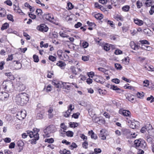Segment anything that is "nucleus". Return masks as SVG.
<instances>
[{"instance_id":"obj_1","label":"nucleus","mask_w":154,"mask_h":154,"mask_svg":"<svg viewBox=\"0 0 154 154\" xmlns=\"http://www.w3.org/2000/svg\"><path fill=\"white\" fill-rule=\"evenodd\" d=\"M134 144L136 148L138 149L139 150L138 152V154H143L144 153V151L142 149H140V148L145 150H146L147 149L146 143L142 139H139L135 140Z\"/></svg>"},{"instance_id":"obj_2","label":"nucleus","mask_w":154,"mask_h":154,"mask_svg":"<svg viewBox=\"0 0 154 154\" xmlns=\"http://www.w3.org/2000/svg\"><path fill=\"white\" fill-rule=\"evenodd\" d=\"M56 130V128L54 125H50L44 130V135L46 137H50V134L55 132Z\"/></svg>"},{"instance_id":"obj_3","label":"nucleus","mask_w":154,"mask_h":154,"mask_svg":"<svg viewBox=\"0 0 154 154\" xmlns=\"http://www.w3.org/2000/svg\"><path fill=\"white\" fill-rule=\"evenodd\" d=\"M2 85L4 89L6 90L8 92H12L13 90V83L11 81L3 82Z\"/></svg>"},{"instance_id":"obj_4","label":"nucleus","mask_w":154,"mask_h":154,"mask_svg":"<svg viewBox=\"0 0 154 154\" xmlns=\"http://www.w3.org/2000/svg\"><path fill=\"white\" fill-rule=\"evenodd\" d=\"M33 131H34V135L32 137L33 139L31 140V143L32 144H35L36 143V141L38 140L39 138V134L38 132L39 131V129H38L36 128H34L33 129Z\"/></svg>"},{"instance_id":"obj_5","label":"nucleus","mask_w":154,"mask_h":154,"mask_svg":"<svg viewBox=\"0 0 154 154\" xmlns=\"http://www.w3.org/2000/svg\"><path fill=\"white\" fill-rule=\"evenodd\" d=\"M28 100V98L26 96H21L16 97V100L18 103V104L22 105L26 103Z\"/></svg>"},{"instance_id":"obj_6","label":"nucleus","mask_w":154,"mask_h":154,"mask_svg":"<svg viewBox=\"0 0 154 154\" xmlns=\"http://www.w3.org/2000/svg\"><path fill=\"white\" fill-rule=\"evenodd\" d=\"M25 110L21 111L18 112L16 115L17 118L20 120H22L25 118L26 116Z\"/></svg>"},{"instance_id":"obj_7","label":"nucleus","mask_w":154,"mask_h":154,"mask_svg":"<svg viewBox=\"0 0 154 154\" xmlns=\"http://www.w3.org/2000/svg\"><path fill=\"white\" fill-rule=\"evenodd\" d=\"M37 29L41 32H47L48 30V28L44 24H41L37 27Z\"/></svg>"},{"instance_id":"obj_8","label":"nucleus","mask_w":154,"mask_h":154,"mask_svg":"<svg viewBox=\"0 0 154 154\" xmlns=\"http://www.w3.org/2000/svg\"><path fill=\"white\" fill-rule=\"evenodd\" d=\"M34 131H26V133H23L22 134V137L23 138H25L27 137L28 135H29L31 138H32L34 136L33 135V134H34Z\"/></svg>"},{"instance_id":"obj_9","label":"nucleus","mask_w":154,"mask_h":154,"mask_svg":"<svg viewBox=\"0 0 154 154\" xmlns=\"http://www.w3.org/2000/svg\"><path fill=\"white\" fill-rule=\"evenodd\" d=\"M94 80L95 82L100 83L101 84H103L105 80V79H103L102 77L97 75H95V76H94Z\"/></svg>"},{"instance_id":"obj_10","label":"nucleus","mask_w":154,"mask_h":154,"mask_svg":"<svg viewBox=\"0 0 154 154\" xmlns=\"http://www.w3.org/2000/svg\"><path fill=\"white\" fill-rule=\"evenodd\" d=\"M9 94L5 92L0 93V100L4 101L9 97Z\"/></svg>"},{"instance_id":"obj_11","label":"nucleus","mask_w":154,"mask_h":154,"mask_svg":"<svg viewBox=\"0 0 154 154\" xmlns=\"http://www.w3.org/2000/svg\"><path fill=\"white\" fill-rule=\"evenodd\" d=\"M44 17L48 20L50 21H51L53 19L54 17L52 15L48 14L44 15Z\"/></svg>"},{"instance_id":"obj_12","label":"nucleus","mask_w":154,"mask_h":154,"mask_svg":"<svg viewBox=\"0 0 154 154\" xmlns=\"http://www.w3.org/2000/svg\"><path fill=\"white\" fill-rule=\"evenodd\" d=\"M17 146L19 147L20 150L19 152H20L23 149V147L24 146V143L22 140H19L17 142Z\"/></svg>"},{"instance_id":"obj_13","label":"nucleus","mask_w":154,"mask_h":154,"mask_svg":"<svg viewBox=\"0 0 154 154\" xmlns=\"http://www.w3.org/2000/svg\"><path fill=\"white\" fill-rule=\"evenodd\" d=\"M14 62H16V64L15 65V66L16 69H19L21 68L22 64L19 61L14 60Z\"/></svg>"},{"instance_id":"obj_14","label":"nucleus","mask_w":154,"mask_h":154,"mask_svg":"<svg viewBox=\"0 0 154 154\" xmlns=\"http://www.w3.org/2000/svg\"><path fill=\"white\" fill-rule=\"evenodd\" d=\"M128 123H130L129 125L130 127L132 129L135 128L137 127L135 123L134 122L130 121V122H128Z\"/></svg>"},{"instance_id":"obj_15","label":"nucleus","mask_w":154,"mask_h":154,"mask_svg":"<svg viewBox=\"0 0 154 154\" xmlns=\"http://www.w3.org/2000/svg\"><path fill=\"white\" fill-rule=\"evenodd\" d=\"M122 114L125 116H128L130 117V115L131 114V112L128 110H123L122 112Z\"/></svg>"},{"instance_id":"obj_16","label":"nucleus","mask_w":154,"mask_h":154,"mask_svg":"<svg viewBox=\"0 0 154 154\" xmlns=\"http://www.w3.org/2000/svg\"><path fill=\"white\" fill-rule=\"evenodd\" d=\"M134 23L136 24L139 26H141L143 24V21L139 19H134Z\"/></svg>"},{"instance_id":"obj_17","label":"nucleus","mask_w":154,"mask_h":154,"mask_svg":"<svg viewBox=\"0 0 154 154\" xmlns=\"http://www.w3.org/2000/svg\"><path fill=\"white\" fill-rule=\"evenodd\" d=\"M88 134L90 135H91V137L92 138L94 139H97V135L92 131H89Z\"/></svg>"},{"instance_id":"obj_18","label":"nucleus","mask_w":154,"mask_h":154,"mask_svg":"<svg viewBox=\"0 0 154 154\" xmlns=\"http://www.w3.org/2000/svg\"><path fill=\"white\" fill-rule=\"evenodd\" d=\"M79 125V124L76 122H70L69 124L70 127L71 128H75Z\"/></svg>"},{"instance_id":"obj_19","label":"nucleus","mask_w":154,"mask_h":154,"mask_svg":"<svg viewBox=\"0 0 154 154\" xmlns=\"http://www.w3.org/2000/svg\"><path fill=\"white\" fill-rule=\"evenodd\" d=\"M103 15L100 14H97L94 15L95 17L98 20H101L103 18Z\"/></svg>"},{"instance_id":"obj_20","label":"nucleus","mask_w":154,"mask_h":154,"mask_svg":"<svg viewBox=\"0 0 154 154\" xmlns=\"http://www.w3.org/2000/svg\"><path fill=\"white\" fill-rule=\"evenodd\" d=\"M8 27V24L7 23H6L2 25V27H1V29L2 30H3L4 29H7Z\"/></svg>"},{"instance_id":"obj_21","label":"nucleus","mask_w":154,"mask_h":154,"mask_svg":"<svg viewBox=\"0 0 154 154\" xmlns=\"http://www.w3.org/2000/svg\"><path fill=\"white\" fill-rule=\"evenodd\" d=\"M66 134L68 137H72L73 136V133L70 131L66 132Z\"/></svg>"},{"instance_id":"obj_22","label":"nucleus","mask_w":154,"mask_h":154,"mask_svg":"<svg viewBox=\"0 0 154 154\" xmlns=\"http://www.w3.org/2000/svg\"><path fill=\"white\" fill-rule=\"evenodd\" d=\"M108 85L109 86H110V88L114 90L118 91L120 90V89L119 88H118L117 86H115L114 85H110L109 84H108Z\"/></svg>"},{"instance_id":"obj_23","label":"nucleus","mask_w":154,"mask_h":154,"mask_svg":"<svg viewBox=\"0 0 154 154\" xmlns=\"http://www.w3.org/2000/svg\"><path fill=\"white\" fill-rule=\"evenodd\" d=\"M145 127L146 128V130L147 131L152 129V126L150 124H147Z\"/></svg>"},{"instance_id":"obj_24","label":"nucleus","mask_w":154,"mask_h":154,"mask_svg":"<svg viewBox=\"0 0 154 154\" xmlns=\"http://www.w3.org/2000/svg\"><path fill=\"white\" fill-rule=\"evenodd\" d=\"M59 34L61 37L63 38L68 37H69V35L66 34L65 32H59Z\"/></svg>"},{"instance_id":"obj_25","label":"nucleus","mask_w":154,"mask_h":154,"mask_svg":"<svg viewBox=\"0 0 154 154\" xmlns=\"http://www.w3.org/2000/svg\"><path fill=\"white\" fill-rule=\"evenodd\" d=\"M25 86L23 84L20 85L18 87V89L20 91H23L25 89Z\"/></svg>"},{"instance_id":"obj_26","label":"nucleus","mask_w":154,"mask_h":154,"mask_svg":"<svg viewBox=\"0 0 154 154\" xmlns=\"http://www.w3.org/2000/svg\"><path fill=\"white\" fill-rule=\"evenodd\" d=\"M56 65L61 67L66 65L65 63L62 61H59L58 63H57Z\"/></svg>"},{"instance_id":"obj_27","label":"nucleus","mask_w":154,"mask_h":154,"mask_svg":"<svg viewBox=\"0 0 154 154\" xmlns=\"http://www.w3.org/2000/svg\"><path fill=\"white\" fill-rule=\"evenodd\" d=\"M54 140L53 138L49 139H46L45 140V142H48L49 143H52L54 142Z\"/></svg>"},{"instance_id":"obj_28","label":"nucleus","mask_w":154,"mask_h":154,"mask_svg":"<svg viewBox=\"0 0 154 154\" xmlns=\"http://www.w3.org/2000/svg\"><path fill=\"white\" fill-rule=\"evenodd\" d=\"M94 121L95 122H97L98 124H100L101 123V122L102 121V120L101 119L100 117H97L95 118L94 119Z\"/></svg>"},{"instance_id":"obj_29","label":"nucleus","mask_w":154,"mask_h":154,"mask_svg":"<svg viewBox=\"0 0 154 154\" xmlns=\"http://www.w3.org/2000/svg\"><path fill=\"white\" fill-rule=\"evenodd\" d=\"M36 12L37 13V15L38 16L41 15L43 13L42 10L41 9H37L36 10Z\"/></svg>"},{"instance_id":"obj_30","label":"nucleus","mask_w":154,"mask_h":154,"mask_svg":"<svg viewBox=\"0 0 154 154\" xmlns=\"http://www.w3.org/2000/svg\"><path fill=\"white\" fill-rule=\"evenodd\" d=\"M77 147V145L75 143H72L71 145L69 146V148L71 149H73L74 148H76Z\"/></svg>"},{"instance_id":"obj_31","label":"nucleus","mask_w":154,"mask_h":154,"mask_svg":"<svg viewBox=\"0 0 154 154\" xmlns=\"http://www.w3.org/2000/svg\"><path fill=\"white\" fill-rule=\"evenodd\" d=\"M89 56H84L82 57V59L84 61H86L89 60Z\"/></svg>"},{"instance_id":"obj_32","label":"nucleus","mask_w":154,"mask_h":154,"mask_svg":"<svg viewBox=\"0 0 154 154\" xmlns=\"http://www.w3.org/2000/svg\"><path fill=\"white\" fill-rule=\"evenodd\" d=\"M102 130H100V134H99L100 137L101 138V139L103 140H105L106 139V137L104 135L102 134Z\"/></svg>"},{"instance_id":"obj_33","label":"nucleus","mask_w":154,"mask_h":154,"mask_svg":"<svg viewBox=\"0 0 154 154\" xmlns=\"http://www.w3.org/2000/svg\"><path fill=\"white\" fill-rule=\"evenodd\" d=\"M80 114V113L78 112L74 113L72 115V117H73L75 119H78Z\"/></svg>"},{"instance_id":"obj_34","label":"nucleus","mask_w":154,"mask_h":154,"mask_svg":"<svg viewBox=\"0 0 154 154\" xmlns=\"http://www.w3.org/2000/svg\"><path fill=\"white\" fill-rule=\"evenodd\" d=\"M48 59L50 60L53 62L56 61V57L52 55H50Z\"/></svg>"},{"instance_id":"obj_35","label":"nucleus","mask_w":154,"mask_h":154,"mask_svg":"<svg viewBox=\"0 0 154 154\" xmlns=\"http://www.w3.org/2000/svg\"><path fill=\"white\" fill-rule=\"evenodd\" d=\"M140 42L143 45L144 44L149 45L150 44L149 42L146 40H140Z\"/></svg>"},{"instance_id":"obj_36","label":"nucleus","mask_w":154,"mask_h":154,"mask_svg":"<svg viewBox=\"0 0 154 154\" xmlns=\"http://www.w3.org/2000/svg\"><path fill=\"white\" fill-rule=\"evenodd\" d=\"M115 67L117 69L121 70L122 68V66L120 64L116 63L115 64Z\"/></svg>"},{"instance_id":"obj_37","label":"nucleus","mask_w":154,"mask_h":154,"mask_svg":"<svg viewBox=\"0 0 154 154\" xmlns=\"http://www.w3.org/2000/svg\"><path fill=\"white\" fill-rule=\"evenodd\" d=\"M7 18L9 20L12 22L14 21L13 19V16L11 14H8L7 15Z\"/></svg>"},{"instance_id":"obj_38","label":"nucleus","mask_w":154,"mask_h":154,"mask_svg":"<svg viewBox=\"0 0 154 154\" xmlns=\"http://www.w3.org/2000/svg\"><path fill=\"white\" fill-rule=\"evenodd\" d=\"M129 8L130 7L129 6L126 5L122 7V9L123 11H127L129 10Z\"/></svg>"},{"instance_id":"obj_39","label":"nucleus","mask_w":154,"mask_h":154,"mask_svg":"<svg viewBox=\"0 0 154 154\" xmlns=\"http://www.w3.org/2000/svg\"><path fill=\"white\" fill-rule=\"evenodd\" d=\"M71 112L72 111L71 110H70L69 109H68V110L65 112V113H67V114H64V116L66 117H69Z\"/></svg>"},{"instance_id":"obj_40","label":"nucleus","mask_w":154,"mask_h":154,"mask_svg":"<svg viewBox=\"0 0 154 154\" xmlns=\"http://www.w3.org/2000/svg\"><path fill=\"white\" fill-rule=\"evenodd\" d=\"M71 112L72 111L71 110H70L69 109H68V110L65 112V113H67V114H64V116L66 117H69Z\"/></svg>"},{"instance_id":"obj_41","label":"nucleus","mask_w":154,"mask_h":154,"mask_svg":"<svg viewBox=\"0 0 154 154\" xmlns=\"http://www.w3.org/2000/svg\"><path fill=\"white\" fill-rule=\"evenodd\" d=\"M69 10H71L73 8L74 6L70 2L68 3L67 4Z\"/></svg>"},{"instance_id":"obj_42","label":"nucleus","mask_w":154,"mask_h":154,"mask_svg":"<svg viewBox=\"0 0 154 154\" xmlns=\"http://www.w3.org/2000/svg\"><path fill=\"white\" fill-rule=\"evenodd\" d=\"M33 58L34 59V61L35 62H38L39 61V59L38 56L34 55L33 56Z\"/></svg>"},{"instance_id":"obj_43","label":"nucleus","mask_w":154,"mask_h":154,"mask_svg":"<svg viewBox=\"0 0 154 154\" xmlns=\"http://www.w3.org/2000/svg\"><path fill=\"white\" fill-rule=\"evenodd\" d=\"M114 18L116 20H118V19H119V20L122 21L123 20V19L122 17H121V16L119 15H117L116 16H115L114 17Z\"/></svg>"},{"instance_id":"obj_44","label":"nucleus","mask_w":154,"mask_h":154,"mask_svg":"<svg viewBox=\"0 0 154 154\" xmlns=\"http://www.w3.org/2000/svg\"><path fill=\"white\" fill-rule=\"evenodd\" d=\"M79 104L84 107H85L87 106V103L85 101H82L80 103H79Z\"/></svg>"},{"instance_id":"obj_45","label":"nucleus","mask_w":154,"mask_h":154,"mask_svg":"<svg viewBox=\"0 0 154 154\" xmlns=\"http://www.w3.org/2000/svg\"><path fill=\"white\" fill-rule=\"evenodd\" d=\"M43 115L41 113H38L37 114L36 118L38 119H41L43 118Z\"/></svg>"},{"instance_id":"obj_46","label":"nucleus","mask_w":154,"mask_h":154,"mask_svg":"<svg viewBox=\"0 0 154 154\" xmlns=\"http://www.w3.org/2000/svg\"><path fill=\"white\" fill-rule=\"evenodd\" d=\"M137 95L138 98H142L143 97V96L144 94L143 92L142 93L138 92L137 94Z\"/></svg>"},{"instance_id":"obj_47","label":"nucleus","mask_w":154,"mask_h":154,"mask_svg":"<svg viewBox=\"0 0 154 154\" xmlns=\"http://www.w3.org/2000/svg\"><path fill=\"white\" fill-rule=\"evenodd\" d=\"M111 4L114 6H116V4H117L118 2V0H111Z\"/></svg>"},{"instance_id":"obj_48","label":"nucleus","mask_w":154,"mask_h":154,"mask_svg":"<svg viewBox=\"0 0 154 154\" xmlns=\"http://www.w3.org/2000/svg\"><path fill=\"white\" fill-rule=\"evenodd\" d=\"M112 81L116 84H118L120 82V80L118 79H114L112 80Z\"/></svg>"},{"instance_id":"obj_49","label":"nucleus","mask_w":154,"mask_h":154,"mask_svg":"<svg viewBox=\"0 0 154 154\" xmlns=\"http://www.w3.org/2000/svg\"><path fill=\"white\" fill-rule=\"evenodd\" d=\"M88 143L86 140H85V142L82 143L83 147L85 149H87L88 148Z\"/></svg>"},{"instance_id":"obj_50","label":"nucleus","mask_w":154,"mask_h":154,"mask_svg":"<svg viewBox=\"0 0 154 154\" xmlns=\"http://www.w3.org/2000/svg\"><path fill=\"white\" fill-rule=\"evenodd\" d=\"M88 43L86 42H84L82 43V46L84 48H86L88 47Z\"/></svg>"},{"instance_id":"obj_51","label":"nucleus","mask_w":154,"mask_h":154,"mask_svg":"<svg viewBox=\"0 0 154 154\" xmlns=\"http://www.w3.org/2000/svg\"><path fill=\"white\" fill-rule=\"evenodd\" d=\"M114 53L116 55L120 54L122 53V51L120 50L117 49L115 50Z\"/></svg>"},{"instance_id":"obj_52","label":"nucleus","mask_w":154,"mask_h":154,"mask_svg":"<svg viewBox=\"0 0 154 154\" xmlns=\"http://www.w3.org/2000/svg\"><path fill=\"white\" fill-rule=\"evenodd\" d=\"M82 25V24L81 23L78 22L75 24L74 27L75 28H77L81 26Z\"/></svg>"},{"instance_id":"obj_53","label":"nucleus","mask_w":154,"mask_h":154,"mask_svg":"<svg viewBox=\"0 0 154 154\" xmlns=\"http://www.w3.org/2000/svg\"><path fill=\"white\" fill-rule=\"evenodd\" d=\"M60 127L64 130H66L67 128V126L65 125L64 123H62L60 124Z\"/></svg>"},{"instance_id":"obj_54","label":"nucleus","mask_w":154,"mask_h":154,"mask_svg":"<svg viewBox=\"0 0 154 154\" xmlns=\"http://www.w3.org/2000/svg\"><path fill=\"white\" fill-rule=\"evenodd\" d=\"M137 5L138 8H140L142 6V3L140 2L139 1H138L137 2Z\"/></svg>"},{"instance_id":"obj_55","label":"nucleus","mask_w":154,"mask_h":154,"mask_svg":"<svg viewBox=\"0 0 154 154\" xmlns=\"http://www.w3.org/2000/svg\"><path fill=\"white\" fill-rule=\"evenodd\" d=\"M88 75L89 77H91L92 78L93 77V76L94 77V76H95V75H94V73L92 72L88 73Z\"/></svg>"},{"instance_id":"obj_56","label":"nucleus","mask_w":154,"mask_h":154,"mask_svg":"<svg viewBox=\"0 0 154 154\" xmlns=\"http://www.w3.org/2000/svg\"><path fill=\"white\" fill-rule=\"evenodd\" d=\"M15 143L14 142L11 143L9 145V147L10 149H13L14 148Z\"/></svg>"},{"instance_id":"obj_57","label":"nucleus","mask_w":154,"mask_h":154,"mask_svg":"<svg viewBox=\"0 0 154 154\" xmlns=\"http://www.w3.org/2000/svg\"><path fill=\"white\" fill-rule=\"evenodd\" d=\"M5 64V62L4 61H2L0 63V69L2 70L4 68V65Z\"/></svg>"},{"instance_id":"obj_58","label":"nucleus","mask_w":154,"mask_h":154,"mask_svg":"<svg viewBox=\"0 0 154 154\" xmlns=\"http://www.w3.org/2000/svg\"><path fill=\"white\" fill-rule=\"evenodd\" d=\"M94 151L95 153H100L101 152V150L100 148H95L94 149Z\"/></svg>"},{"instance_id":"obj_59","label":"nucleus","mask_w":154,"mask_h":154,"mask_svg":"<svg viewBox=\"0 0 154 154\" xmlns=\"http://www.w3.org/2000/svg\"><path fill=\"white\" fill-rule=\"evenodd\" d=\"M154 12V5L152 6L151 7V9L149 11V13L151 15H152Z\"/></svg>"},{"instance_id":"obj_60","label":"nucleus","mask_w":154,"mask_h":154,"mask_svg":"<svg viewBox=\"0 0 154 154\" xmlns=\"http://www.w3.org/2000/svg\"><path fill=\"white\" fill-rule=\"evenodd\" d=\"M5 3L10 6H11L12 4V2L10 0L6 1L5 2Z\"/></svg>"},{"instance_id":"obj_61","label":"nucleus","mask_w":154,"mask_h":154,"mask_svg":"<svg viewBox=\"0 0 154 154\" xmlns=\"http://www.w3.org/2000/svg\"><path fill=\"white\" fill-rule=\"evenodd\" d=\"M13 59V54L9 55L7 59V61L11 60Z\"/></svg>"},{"instance_id":"obj_62","label":"nucleus","mask_w":154,"mask_h":154,"mask_svg":"<svg viewBox=\"0 0 154 154\" xmlns=\"http://www.w3.org/2000/svg\"><path fill=\"white\" fill-rule=\"evenodd\" d=\"M154 98L152 96H151L150 97H148L147 98V100L148 101H149L151 100L150 103H152V102L154 101Z\"/></svg>"},{"instance_id":"obj_63","label":"nucleus","mask_w":154,"mask_h":154,"mask_svg":"<svg viewBox=\"0 0 154 154\" xmlns=\"http://www.w3.org/2000/svg\"><path fill=\"white\" fill-rule=\"evenodd\" d=\"M29 17H30L31 18H32V19H35L36 18V16L35 15L32 14L31 13H29Z\"/></svg>"},{"instance_id":"obj_64","label":"nucleus","mask_w":154,"mask_h":154,"mask_svg":"<svg viewBox=\"0 0 154 154\" xmlns=\"http://www.w3.org/2000/svg\"><path fill=\"white\" fill-rule=\"evenodd\" d=\"M80 137L85 141V140H86L87 139V137L85 136L84 134H81Z\"/></svg>"}]
</instances>
